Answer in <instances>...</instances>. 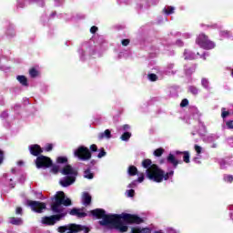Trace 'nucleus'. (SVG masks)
<instances>
[{"mask_svg":"<svg viewBox=\"0 0 233 233\" xmlns=\"http://www.w3.org/2000/svg\"><path fill=\"white\" fill-rule=\"evenodd\" d=\"M62 205H64V207H70L72 205V200L66 198L65 192L58 191L55 196V201L51 204V210L53 214L56 215L43 217L41 220L42 224L46 225L47 227H54L56 221H61V219L68 214L65 211V208H63Z\"/></svg>","mask_w":233,"mask_h":233,"instance_id":"f257e3e1","label":"nucleus"},{"mask_svg":"<svg viewBox=\"0 0 233 233\" xmlns=\"http://www.w3.org/2000/svg\"><path fill=\"white\" fill-rule=\"evenodd\" d=\"M122 219L125 223H127V225H141V223H144L145 221L137 215H132L129 213H122L120 215L116 214L115 230H118L120 233L128 232V226L125 225Z\"/></svg>","mask_w":233,"mask_h":233,"instance_id":"f03ea898","label":"nucleus"},{"mask_svg":"<svg viewBox=\"0 0 233 233\" xmlns=\"http://www.w3.org/2000/svg\"><path fill=\"white\" fill-rule=\"evenodd\" d=\"M172 176H174V171L165 172V170L161 169L157 165H153L150 169L147 170V179L154 181V183H163V180L168 181Z\"/></svg>","mask_w":233,"mask_h":233,"instance_id":"7ed1b4c3","label":"nucleus"},{"mask_svg":"<svg viewBox=\"0 0 233 233\" xmlns=\"http://www.w3.org/2000/svg\"><path fill=\"white\" fill-rule=\"evenodd\" d=\"M90 214L97 219H103L99 221V225H101V227H106L109 225L110 228H116V224L117 223V220L116 219V214L106 215V211L103 208L93 209L90 211Z\"/></svg>","mask_w":233,"mask_h":233,"instance_id":"20e7f679","label":"nucleus"},{"mask_svg":"<svg viewBox=\"0 0 233 233\" xmlns=\"http://www.w3.org/2000/svg\"><path fill=\"white\" fill-rule=\"evenodd\" d=\"M196 44L203 48L204 50H213L216 48V43L214 41L208 39V35L201 33L196 38Z\"/></svg>","mask_w":233,"mask_h":233,"instance_id":"39448f33","label":"nucleus"},{"mask_svg":"<svg viewBox=\"0 0 233 233\" xmlns=\"http://www.w3.org/2000/svg\"><path fill=\"white\" fill-rule=\"evenodd\" d=\"M77 233L84 230L85 233L90 232V228L86 226L77 225V224H70L69 226H60L58 227L59 233Z\"/></svg>","mask_w":233,"mask_h":233,"instance_id":"423d86ee","label":"nucleus"},{"mask_svg":"<svg viewBox=\"0 0 233 233\" xmlns=\"http://www.w3.org/2000/svg\"><path fill=\"white\" fill-rule=\"evenodd\" d=\"M75 157H78L81 161H88V159L92 158V152L90 149L85 146H80L74 152Z\"/></svg>","mask_w":233,"mask_h":233,"instance_id":"0eeeda50","label":"nucleus"},{"mask_svg":"<svg viewBox=\"0 0 233 233\" xmlns=\"http://www.w3.org/2000/svg\"><path fill=\"white\" fill-rule=\"evenodd\" d=\"M35 165L36 168H50V167L54 165V162L52 161V158L40 155L35 158Z\"/></svg>","mask_w":233,"mask_h":233,"instance_id":"6e6552de","label":"nucleus"},{"mask_svg":"<svg viewBox=\"0 0 233 233\" xmlns=\"http://www.w3.org/2000/svg\"><path fill=\"white\" fill-rule=\"evenodd\" d=\"M27 206L30 207L33 212H36V214H42L44 210H46V204L45 202L27 200Z\"/></svg>","mask_w":233,"mask_h":233,"instance_id":"1a4fd4ad","label":"nucleus"},{"mask_svg":"<svg viewBox=\"0 0 233 233\" xmlns=\"http://www.w3.org/2000/svg\"><path fill=\"white\" fill-rule=\"evenodd\" d=\"M63 176H67L68 177H77L79 174L77 168L73 167L70 165H66L60 171Z\"/></svg>","mask_w":233,"mask_h":233,"instance_id":"9d476101","label":"nucleus"},{"mask_svg":"<svg viewBox=\"0 0 233 233\" xmlns=\"http://www.w3.org/2000/svg\"><path fill=\"white\" fill-rule=\"evenodd\" d=\"M28 148L31 156H34L35 157H39V156H42L41 154H43V147L38 144H33L29 146Z\"/></svg>","mask_w":233,"mask_h":233,"instance_id":"9b49d317","label":"nucleus"},{"mask_svg":"<svg viewBox=\"0 0 233 233\" xmlns=\"http://www.w3.org/2000/svg\"><path fill=\"white\" fill-rule=\"evenodd\" d=\"M167 161L173 166V168H177V165L181 163L176 158V157L172 153L168 154V156L167 157Z\"/></svg>","mask_w":233,"mask_h":233,"instance_id":"f8f14e48","label":"nucleus"},{"mask_svg":"<svg viewBox=\"0 0 233 233\" xmlns=\"http://www.w3.org/2000/svg\"><path fill=\"white\" fill-rule=\"evenodd\" d=\"M156 164H152V160L150 158L144 159L142 161V167L146 168V177L148 178V170H150L151 167H154Z\"/></svg>","mask_w":233,"mask_h":233,"instance_id":"ddd939ff","label":"nucleus"},{"mask_svg":"<svg viewBox=\"0 0 233 233\" xmlns=\"http://www.w3.org/2000/svg\"><path fill=\"white\" fill-rule=\"evenodd\" d=\"M82 203L85 205V207H88L92 205V196H90V193L84 192L82 195Z\"/></svg>","mask_w":233,"mask_h":233,"instance_id":"4468645a","label":"nucleus"},{"mask_svg":"<svg viewBox=\"0 0 233 233\" xmlns=\"http://www.w3.org/2000/svg\"><path fill=\"white\" fill-rule=\"evenodd\" d=\"M73 183H76V177H66L65 179L60 180V185L65 187H70Z\"/></svg>","mask_w":233,"mask_h":233,"instance_id":"2eb2a0df","label":"nucleus"},{"mask_svg":"<svg viewBox=\"0 0 233 233\" xmlns=\"http://www.w3.org/2000/svg\"><path fill=\"white\" fill-rule=\"evenodd\" d=\"M80 210L81 209L74 208L69 211V214L70 216H77L78 218H86L87 214L85 212H81Z\"/></svg>","mask_w":233,"mask_h":233,"instance_id":"dca6fc26","label":"nucleus"},{"mask_svg":"<svg viewBox=\"0 0 233 233\" xmlns=\"http://www.w3.org/2000/svg\"><path fill=\"white\" fill-rule=\"evenodd\" d=\"M9 223H11V225H23V218H15V217H10L9 218Z\"/></svg>","mask_w":233,"mask_h":233,"instance_id":"f3484780","label":"nucleus"},{"mask_svg":"<svg viewBox=\"0 0 233 233\" xmlns=\"http://www.w3.org/2000/svg\"><path fill=\"white\" fill-rule=\"evenodd\" d=\"M184 59L186 60H194L196 59V55L193 52L188 51V49H185L184 51Z\"/></svg>","mask_w":233,"mask_h":233,"instance_id":"a211bd4d","label":"nucleus"},{"mask_svg":"<svg viewBox=\"0 0 233 233\" xmlns=\"http://www.w3.org/2000/svg\"><path fill=\"white\" fill-rule=\"evenodd\" d=\"M104 137H106L107 139H110L112 137V132L110 129H106L104 133H100L98 135V139H104Z\"/></svg>","mask_w":233,"mask_h":233,"instance_id":"6ab92c4d","label":"nucleus"},{"mask_svg":"<svg viewBox=\"0 0 233 233\" xmlns=\"http://www.w3.org/2000/svg\"><path fill=\"white\" fill-rule=\"evenodd\" d=\"M16 79L23 86H28V78H26V76H17Z\"/></svg>","mask_w":233,"mask_h":233,"instance_id":"aec40b11","label":"nucleus"},{"mask_svg":"<svg viewBox=\"0 0 233 233\" xmlns=\"http://www.w3.org/2000/svg\"><path fill=\"white\" fill-rule=\"evenodd\" d=\"M175 10L176 8H174V6L168 5L163 9V13L166 14V15H171V14H174Z\"/></svg>","mask_w":233,"mask_h":233,"instance_id":"412c9836","label":"nucleus"},{"mask_svg":"<svg viewBox=\"0 0 233 233\" xmlns=\"http://www.w3.org/2000/svg\"><path fill=\"white\" fill-rule=\"evenodd\" d=\"M127 172L129 176H137V167L136 166H129Z\"/></svg>","mask_w":233,"mask_h":233,"instance_id":"4be33fe9","label":"nucleus"},{"mask_svg":"<svg viewBox=\"0 0 233 233\" xmlns=\"http://www.w3.org/2000/svg\"><path fill=\"white\" fill-rule=\"evenodd\" d=\"M183 155L184 163H190V153L188 151L180 152Z\"/></svg>","mask_w":233,"mask_h":233,"instance_id":"5701e85b","label":"nucleus"},{"mask_svg":"<svg viewBox=\"0 0 233 233\" xmlns=\"http://www.w3.org/2000/svg\"><path fill=\"white\" fill-rule=\"evenodd\" d=\"M84 177L86 179H94V173L90 172V167L84 171Z\"/></svg>","mask_w":233,"mask_h":233,"instance_id":"b1692460","label":"nucleus"},{"mask_svg":"<svg viewBox=\"0 0 233 233\" xmlns=\"http://www.w3.org/2000/svg\"><path fill=\"white\" fill-rule=\"evenodd\" d=\"M29 76L34 79L39 76V71L35 67H32L31 69H29Z\"/></svg>","mask_w":233,"mask_h":233,"instance_id":"393cba45","label":"nucleus"},{"mask_svg":"<svg viewBox=\"0 0 233 233\" xmlns=\"http://www.w3.org/2000/svg\"><path fill=\"white\" fill-rule=\"evenodd\" d=\"M165 152V149L163 147H159L154 151V156L156 157H161Z\"/></svg>","mask_w":233,"mask_h":233,"instance_id":"a878e982","label":"nucleus"},{"mask_svg":"<svg viewBox=\"0 0 233 233\" xmlns=\"http://www.w3.org/2000/svg\"><path fill=\"white\" fill-rule=\"evenodd\" d=\"M130 137H132V133L130 132H125L121 137L120 139L122 141H128V139H130Z\"/></svg>","mask_w":233,"mask_h":233,"instance_id":"bb28decb","label":"nucleus"},{"mask_svg":"<svg viewBox=\"0 0 233 233\" xmlns=\"http://www.w3.org/2000/svg\"><path fill=\"white\" fill-rule=\"evenodd\" d=\"M56 163L59 165H64L65 163H68V158L66 157H58L56 158Z\"/></svg>","mask_w":233,"mask_h":233,"instance_id":"cd10ccee","label":"nucleus"},{"mask_svg":"<svg viewBox=\"0 0 233 233\" xmlns=\"http://www.w3.org/2000/svg\"><path fill=\"white\" fill-rule=\"evenodd\" d=\"M188 90L193 96H198V94H199V89L194 86H189Z\"/></svg>","mask_w":233,"mask_h":233,"instance_id":"c85d7f7f","label":"nucleus"},{"mask_svg":"<svg viewBox=\"0 0 233 233\" xmlns=\"http://www.w3.org/2000/svg\"><path fill=\"white\" fill-rule=\"evenodd\" d=\"M147 78L149 79V81H152V82H156L158 79L157 75L154 73L148 74Z\"/></svg>","mask_w":233,"mask_h":233,"instance_id":"c756f323","label":"nucleus"},{"mask_svg":"<svg viewBox=\"0 0 233 233\" xmlns=\"http://www.w3.org/2000/svg\"><path fill=\"white\" fill-rule=\"evenodd\" d=\"M105 156H106V151H105V148L102 147V148H100V150H99V153H98V155H97V157H98V159H101V157H105Z\"/></svg>","mask_w":233,"mask_h":233,"instance_id":"7c9ffc66","label":"nucleus"},{"mask_svg":"<svg viewBox=\"0 0 233 233\" xmlns=\"http://www.w3.org/2000/svg\"><path fill=\"white\" fill-rule=\"evenodd\" d=\"M201 85H202V86H204V88H208V79L202 78Z\"/></svg>","mask_w":233,"mask_h":233,"instance_id":"2f4dec72","label":"nucleus"},{"mask_svg":"<svg viewBox=\"0 0 233 233\" xmlns=\"http://www.w3.org/2000/svg\"><path fill=\"white\" fill-rule=\"evenodd\" d=\"M181 108H185V106H188V99L184 98L180 103Z\"/></svg>","mask_w":233,"mask_h":233,"instance_id":"473e14b6","label":"nucleus"},{"mask_svg":"<svg viewBox=\"0 0 233 233\" xmlns=\"http://www.w3.org/2000/svg\"><path fill=\"white\" fill-rule=\"evenodd\" d=\"M5 162V151L0 149V167Z\"/></svg>","mask_w":233,"mask_h":233,"instance_id":"72a5a7b5","label":"nucleus"},{"mask_svg":"<svg viewBox=\"0 0 233 233\" xmlns=\"http://www.w3.org/2000/svg\"><path fill=\"white\" fill-rule=\"evenodd\" d=\"M53 149H54V145L52 144H47L45 147L46 152H52Z\"/></svg>","mask_w":233,"mask_h":233,"instance_id":"f704fd0d","label":"nucleus"},{"mask_svg":"<svg viewBox=\"0 0 233 233\" xmlns=\"http://www.w3.org/2000/svg\"><path fill=\"white\" fill-rule=\"evenodd\" d=\"M138 176H139L137 178L138 183H143V181H145V173H139Z\"/></svg>","mask_w":233,"mask_h":233,"instance_id":"c9c22d12","label":"nucleus"},{"mask_svg":"<svg viewBox=\"0 0 233 233\" xmlns=\"http://www.w3.org/2000/svg\"><path fill=\"white\" fill-rule=\"evenodd\" d=\"M140 233H152V229L150 228H140Z\"/></svg>","mask_w":233,"mask_h":233,"instance_id":"e433bc0d","label":"nucleus"},{"mask_svg":"<svg viewBox=\"0 0 233 233\" xmlns=\"http://www.w3.org/2000/svg\"><path fill=\"white\" fill-rule=\"evenodd\" d=\"M89 152H97V145L93 144L89 147Z\"/></svg>","mask_w":233,"mask_h":233,"instance_id":"4c0bfd02","label":"nucleus"},{"mask_svg":"<svg viewBox=\"0 0 233 233\" xmlns=\"http://www.w3.org/2000/svg\"><path fill=\"white\" fill-rule=\"evenodd\" d=\"M51 172H53V174H58L59 173V166H53L51 168Z\"/></svg>","mask_w":233,"mask_h":233,"instance_id":"58836bf2","label":"nucleus"},{"mask_svg":"<svg viewBox=\"0 0 233 233\" xmlns=\"http://www.w3.org/2000/svg\"><path fill=\"white\" fill-rule=\"evenodd\" d=\"M15 214H16L17 216H23V208L17 207V208H15Z\"/></svg>","mask_w":233,"mask_h":233,"instance_id":"ea45409f","label":"nucleus"},{"mask_svg":"<svg viewBox=\"0 0 233 233\" xmlns=\"http://www.w3.org/2000/svg\"><path fill=\"white\" fill-rule=\"evenodd\" d=\"M194 148H195V151L197 152V154H201V151L203 150V147H201V146H198V145H195Z\"/></svg>","mask_w":233,"mask_h":233,"instance_id":"a19ab883","label":"nucleus"},{"mask_svg":"<svg viewBox=\"0 0 233 233\" xmlns=\"http://www.w3.org/2000/svg\"><path fill=\"white\" fill-rule=\"evenodd\" d=\"M121 43L123 46H128L130 45V39H123Z\"/></svg>","mask_w":233,"mask_h":233,"instance_id":"79ce46f5","label":"nucleus"},{"mask_svg":"<svg viewBox=\"0 0 233 233\" xmlns=\"http://www.w3.org/2000/svg\"><path fill=\"white\" fill-rule=\"evenodd\" d=\"M135 194H136V191L134 189L127 190L128 198H134Z\"/></svg>","mask_w":233,"mask_h":233,"instance_id":"37998d69","label":"nucleus"},{"mask_svg":"<svg viewBox=\"0 0 233 233\" xmlns=\"http://www.w3.org/2000/svg\"><path fill=\"white\" fill-rule=\"evenodd\" d=\"M226 126L228 127V128L232 129L233 128V120H229V121L226 122Z\"/></svg>","mask_w":233,"mask_h":233,"instance_id":"c03bdc74","label":"nucleus"},{"mask_svg":"<svg viewBox=\"0 0 233 233\" xmlns=\"http://www.w3.org/2000/svg\"><path fill=\"white\" fill-rule=\"evenodd\" d=\"M230 115V112H228V111H222V113H221V117L223 118V119H225V117H227L228 116H229Z\"/></svg>","mask_w":233,"mask_h":233,"instance_id":"a18cd8bd","label":"nucleus"},{"mask_svg":"<svg viewBox=\"0 0 233 233\" xmlns=\"http://www.w3.org/2000/svg\"><path fill=\"white\" fill-rule=\"evenodd\" d=\"M97 30H98L97 26L93 25V26L90 28V33H91V34H96V32H97Z\"/></svg>","mask_w":233,"mask_h":233,"instance_id":"49530a36","label":"nucleus"},{"mask_svg":"<svg viewBox=\"0 0 233 233\" xmlns=\"http://www.w3.org/2000/svg\"><path fill=\"white\" fill-rule=\"evenodd\" d=\"M226 181H227L228 183H232V181H233V177H232L231 175H228V176L226 177Z\"/></svg>","mask_w":233,"mask_h":233,"instance_id":"de8ad7c7","label":"nucleus"},{"mask_svg":"<svg viewBox=\"0 0 233 233\" xmlns=\"http://www.w3.org/2000/svg\"><path fill=\"white\" fill-rule=\"evenodd\" d=\"M200 57H201L204 61H207V57H208V53H203V55H201Z\"/></svg>","mask_w":233,"mask_h":233,"instance_id":"09e8293b","label":"nucleus"},{"mask_svg":"<svg viewBox=\"0 0 233 233\" xmlns=\"http://www.w3.org/2000/svg\"><path fill=\"white\" fill-rule=\"evenodd\" d=\"M128 128H130V126L128 124L123 126V130H128Z\"/></svg>","mask_w":233,"mask_h":233,"instance_id":"8fccbe9b","label":"nucleus"},{"mask_svg":"<svg viewBox=\"0 0 233 233\" xmlns=\"http://www.w3.org/2000/svg\"><path fill=\"white\" fill-rule=\"evenodd\" d=\"M96 160H91L90 161V167H94V165H96Z\"/></svg>","mask_w":233,"mask_h":233,"instance_id":"3c124183","label":"nucleus"},{"mask_svg":"<svg viewBox=\"0 0 233 233\" xmlns=\"http://www.w3.org/2000/svg\"><path fill=\"white\" fill-rule=\"evenodd\" d=\"M134 187V183L129 184V188H132Z\"/></svg>","mask_w":233,"mask_h":233,"instance_id":"603ef678","label":"nucleus"},{"mask_svg":"<svg viewBox=\"0 0 233 233\" xmlns=\"http://www.w3.org/2000/svg\"><path fill=\"white\" fill-rule=\"evenodd\" d=\"M177 154H181V151H177Z\"/></svg>","mask_w":233,"mask_h":233,"instance_id":"864d4df0","label":"nucleus"},{"mask_svg":"<svg viewBox=\"0 0 233 233\" xmlns=\"http://www.w3.org/2000/svg\"><path fill=\"white\" fill-rule=\"evenodd\" d=\"M231 76H233V69H232V71H231Z\"/></svg>","mask_w":233,"mask_h":233,"instance_id":"5fc2aeb1","label":"nucleus"}]
</instances>
